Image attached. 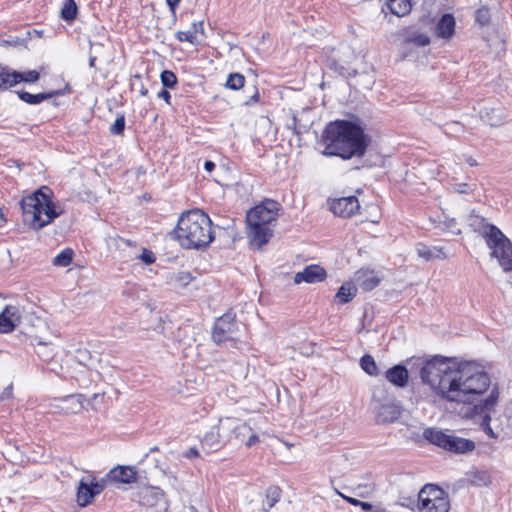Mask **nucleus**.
Here are the masks:
<instances>
[{"mask_svg": "<svg viewBox=\"0 0 512 512\" xmlns=\"http://www.w3.org/2000/svg\"><path fill=\"white\" fill-rule=\"evenodd\" d=\"M345 501H347L348 503H350L351 505H354V506H359L361 504V501L354 498V497H349V496H346L342 493H338Z\"/></svg>", "mask_w": 512, "mask_h": 512, "instance_id": "obj_53", "label": "nucleus"}, {"mask_svg": "<svg viewBox=\"0 0 512 512\" xmlns=\"http://www.w3.org/2000/svg\"><path fill=\"white\" fill-rule=\"evenodd\" d=\"M125 129V117L124 115L119 116L115 122L111 125L110 131L112 134H121Z\"/></svg>", "mask_w": 512, "mask_h": 512, "instance_id": "obj_46", "label": "nucleus"}, {"mask_svg": "<svg viewBox=\"0 0 512 512\" xmlns=\"http://www.w3.org/2000/svg\"><path fill=\"white\" fill-rule=\"evenodd\" d=\"M104 490V482L97 481L95 478L89 480L82 479L79 482L77 490V502L81 507L91 503L93 498Z\"/></svg>", "mask_w": 512, "mask_h": 512, "instance_id": "obj_10", "label": "nucleus"}, {"mask_svg": "<svg viewBox=\"0 0 512 512\" xmlns=\"http://www.w3.org/2000/svg\"><path fill=\"white\" fill-rule=\"evenodd\" d=\"M474 449L475 443L473 441L452 434L448 435L444 448V450L457 454L471 452Z\"/></svg>", "mask_w": 512, "mask_h": 512, "instance_id": "obj_16", "label": "nucleus"}, {"mask_svg": "<svg viewBox=\"0 0 512 512\" xmlns=\"http://www.w3.org/2000/svg\"><path fill=\"white\" fill-rule=\"evenodd\" d=\"M146 265H150L155 261V257L152 251L148 249H143L142 253L137 257Z\"/></svg>", "mask_w": 512, "mask_h": 512, "instance_id": "obj_48", "label": "nucleus"}, {"mask_svg": "<svg viewBox=\"0 0 512 512\" xmlns=\"http://www.w3.org/2000/svg\"><path fill=\"white\" fill-rule=\"evenodd\" d=\"M199 456V451L196 447H191L190 449H188L185 453H184V457L190 459V458H195V457H198Z\"/></svg>", "mask_w": 512, "mask_h": 512, "instance_id": "obj_52", "label": "nucleus"}, {"mask_svg": "<svg viewBox=\"0 0 512 512\" xmlns=\"http://www.w3.org/2000/svg\"><path fill=\"white\" fill-rule=\"evenodd\" d=\"M18 321V308L15 306H6L0 314V333L13 331Z\"/></svg>", "mask_w": 512, "mask_h": 512, "instance_id": "obj_18", "label": "nucleus"}, {"mask_svg": "<svg viewBox=\"0 0 512 512\" xmlns=\"http://www.w3.org/2000/svg\"><path fill=\"white\" fill-rule=\"evenodd\" d=\"M499 398V392L497 388H493L489 394V396L482 401L479 405H476L475 408L479 410L481 413L490 412L494 406L496 405Z\"/></svg>", "mask_w": 512, "mask_h": 512, "instance_id": "obj_32", "label": "nucleus"}, {"mask_svg": "<svg viewBox=\"0 0 512 512\" xmlns=\"http://www.w3.org/2000/svg\"><path fill=\"white\" fill-rule=\"evenodd\" d=\"M448 433L438 430L436 428H427L423 432V437L433 445H436L442 449L445 448Z\"/></svg>", "mask_w": 512, "mask_h": 512, "instance_id": "obj_27", "label": "nucleus"}, {"mask_svg": "<svg viewBox=\"0 0 512 512\" xmlns=\"http://www.w3.org/2000/svg\"><path fill=\"white\" fill-rule=\"evenodd\" d=\"M489 481V475L486 472H475L472 482L476 485H486Z\"/></svg>", "mask_w": 512, "mask_h": 512, "instance_id": "obj_47", "label": "nucleus"}, {"mask_svg": "<svg viewBox=\"0 0 512 512\" xmlns=\"http://www.w3.org/2000/svg\"><path fill=\"white\" fill-rule=\"evenodd\" d=\"M130 91L138 92L141 96L147 94L148 89L142 83L141 77L139 75H135L133 78H130Z\"/></svg>", "mask_w": 512, "mask_h": 512, "instance_id": "obj_41", "label": "nucleus"}, {"mask_svg": "<svg viewBox=\"0 0 512 512\" xmlns=\"http://www.w3.org/2000/svg\"><path fill=\"white\" fill-rule=\"evenodd\" d=\"M418 512H449V495L434 484H426L418 492Z\"/></svg>", "mask_w": 512, "mask_h": 512, "instance_id": "obj_6", "label": "nucleus"}, {"mask_svg": "<svg viewBox=\"0 0 512 512\" xmlns=\"http://www.w3.org/2000/svg\"><path fill=\"white\" fill-rule=\"evenodd\" d=\"M467 163L470 165V166H476L477 165V162L475 159L469 157L467 158Z\"/></svg>", "mask_w": 512, "mask_h": 512, "instance_id": "obj_63", "label": "nucleus"}, {"mask_svg": "<svg viewBox=\"0 0 512 512\" xmlns=\"http://www.w3.org/2000/svg\"><path fill=\"white\" fill-rule=\"evenodd\" d=\"M356 279L359 283L360 288L364 291H371L380 283V278L376 275L374 271L360 270L356 274Z\"/></svg>", "mask_w": 512, "mask_h": 512, "instance_id": "obj_23", "label": "nucleus"}, {"mask_svg": "<svg viewBox=\"0 0 512 512\" xmlns=\"http://www.w3.org/2000/svg\"><path fill=\"white\" fill-rule=\"evenodd\" d=\"M157 96H158V98L163 99L167 104H169V105L171 104L170 103L171 94L168 90L162 89L161 91L158 92Z\"/></svg>", "mask_w": 512, "mask_h": 512, "instance_id": "obj_51", "label": "nucleus"}, {"mask_svg": "<svg viewBox=\"0 0 512 512\" xmlns=\"http://www.w3.org/2000/svg\"><path fill=\"white\" fill-rule=\"evenodd\" d=\"M259 100V92L258 90L255 91V93L251 96L250 100L247 101V104L256 103Z\"/></svg>", "mask_w": 512, "mask_h": 512, "instance_id": "obj_59", "label": "nucleus"}, {"mask_svg": "<svg viewBox=\"0 0 512 512\" xmlns=\"http://www.w3.org/2000/svg\"><path fill=\"white\" fill-rule=\"evenodd\" d=\"M215 168V163L211 160H206L205 163H204V169L207 171V172H212Z\"/></svg>", "mask_w": 512, "mask_h": 512, "instance_id": "obj_56", "label": "nucleus"}, {"mask_svg": "<svg viewBox=\"0 0 512 512\" xmlns=\"http://www.w3.org/2000/svg\"><path fill=\"white\" fill-rule=\"evenodd\" d=\"M101 482H104V488L108 485L118 487L121 484L128 483V466L119 465L111 469Z\"/></svg>", "mask_w": 512, "mask_h": 512, "instance_id": "obj_20", "label": "nucleus"}, {"mask_svg": "<svg viewBox=\"0 0 512 512\" xmlns=\"http://www.w3.org/2000/svg\"><path fill=\"white\" fill-rule=\"evenodd\" d=\"M172 233L186 249L205 248L214 239L212 222L209 216L199 209L183 213Z\"/></svg>", "mask_w": 512, "mask_h": 512, "instance_id": "obj_3", "label": "nucleus"}, {"mask_svg": "<svg viewBox=\"0 0 512 512\" xmlns=\"http://www.w3.org/2000/svg\"><path fill=\"white\" fill-rule=\"evenodd\" d=\"M72 258L73 250L67 248L54 257L53 264L59 267H66L72 262Z\"/></svg>", "mask_w": 512, "mask_h": 512, "instance_id": "obj_37", "label": "nucleus"}, {"mask_svg": "<svg viewBox=\"0 0 512 512\" xmlns=\"http://www.w3.org/2000/svg\"><path fill=\"white\" fill-rule=\"evenodd\" d=\"M180 280L181 281H184L185 283H188L189 280H190V274L188 273H183L180 277Z\"/></svg>", "mask_w": 512, "mask_h": 512, "instance_id": "obj_62", "label": "nucleus"}, {"mask_svg": "<svg viewBox=\"0 0 512 512\" xmlns=\"http://www.w3.org/2000/svg\"><path fill=\"white\" fill-rule=\"evenodd\" d=\"M201 444L203 449L208 452L218 451L225 445L216 426H213L211 430L204 435Z\"/></svg>", "mask_w": 512, "mask_h": 512, "instance_id": "obj_21", "label": "nucleus"}, {"mask_svg": "<svg viewBox=\"0 0 512 512\" xmlns=\"http://www.w3.org/2000/svg\"><path fill=\"white\" fill-rule=\"evenodd\" d=\"M250 245L255 249H261L273 236V229L265 225H247Z\"/></svg>", "mask_w": 512, "mask_h": 512, "instance_id": "obj_13", "label": "nucleus"}, {"mask_svg": "<svg viewBox=\"0 0 512 512\" xmlns=\"http://www.w3.org/2000/svg\"><path fill=\"white\" fill-rule=\"evenodd\" d=\"M257 442H259V437L252 433V431L249 433V435L247 436V439L245 441V445L247 447H251L253 446L254 444H256Z\"/></svg>", "mask_w": 512, "mask_h": 512, "instance_id": "obj_50", "label": "nucleus"}, {"mask_svg": "<svg viewBox=\"0 0 512 512\" xmlns=\"http://www.w3.org/2000/svg\"><path fill=\"white\" fill-rule=\"evenodd\" d=\"M432 392L447 402L471 403L490 386V377L479 365L467 362L453 367L448 358L435 356L420 369Z\"/></svg>", "mask_w": 512, "mask_h": 512, "instance_id": "obj_1", "label": "nucleus"}, {"mask_svg": "<svg viewBox=\"0 0 512 512\" xmlns=\"http://www.w3.org/2000/svg\"><path fill=\"white\" fill-rule=\"evenodd\" d=\"M407 43H413L418 47H424L430 44V38L425 33L413 32L406 37Z\"/></svg>", "mask_w": 512, "mask_h": 512, "instance_id": "obj_38", "label": "nucleus"}, {"mask_svg": "<svg viewBox=\"0 0 512 512\" xmlns=\"http://www.w3.org/2000/svg\"><path fill=\"white\" fill-rule=\"evenodd\" d=\"M319 144L324 145L323 155L347 160L362 157L367 150L369 138L358 124L337 120L326 126Z\"/></svg>", "mask_w": 512, "mask_h": 512, "instance_id": "obj_2", "label": "nucleus"}, {"mask_svg": "<svg viewBox=\"0 0 512 512\" xmlns=\"http://www.w3.org/2000/svg\"><path fill=\"white\" fill-rule=\"evenodd\" d=\"M39 77H40V74L36 70L20 72V78H18V83H20V82L35 83L39 80Z\"/></svg>", "mask_w": 512, "mask_h": 512, "instance_id": "obj_44", "label": "nucleus"}, {"mask_svg": "<svg viewBox=\"0 0 512 512\" xmlns=\"http://www.w3.org/2000/svg\"><path fill=\"white\" fill-rule=\"evenodd\" d=\"M75 360L83 366L91 368L95 361H97V356H94L88 349L79 348L75 352Z\"/></svg>", "mask_w": 512, "mask_h": 512, "instance_id": "obj_31", "label": "nucleus"}, {"mask_svg": "<svg viewBox=\"0 0 512 512\" xmlns=\"http://www.w3.org/2000/svg\"><path fill=\"white\" fill-rule=\"evenodd\" d=\"M203 22H194L191 27L186 31H178L176 33V39L180 42H189L190 44H195L197 42V34L198 32L203 33Z\"/></svg>", "mask_w": 512, "mask_h": 512, "instance_id": "obj_26", "label": "nucleus"}, {"mask_svg": "<svg viewBox=\"0 0 512 512\" xmlns=\"http://www.w3.org/2000/svg\"><path fill=\"white\" fill-rule=\"evenodd\" d=\"M142 297L140 295L137 296V299L140 301L139 306L134 308L135 312H140L141 314H151L153 309L151 305L147 301V295L142 292Z\"/></svg>", "mask_w": 512, "mask_h": 512, "instance_id": "obj_43", "label": "nucleus"}, {"mask_svg": "<svg viewBox=\"0 0 512 512\" xmlns=\"http://www.w3.org/2000/svg\"><path fill=\"white\" fill-rule=\"evenodd\" d=\"M55 95H58V92L53 91V92L38 93V94H31L26 91L18 92L19 98L22 101H24L25 103L30 104V105L39 104V103L43 102L44 100L52 98Z\"/></svg>", "mask_w": 512, "mask_h": 512, "instance_id": "obj_29", "label": "nucleus"}, {"mask_svg": "<svg viewBox=\"0 0 512 512\" xmlns=\"http://www.w3.org/2000/svg\"><path fill=\"white\" fill-rule=\"evenodd\" d=\"M370 512H388L385 508L381 506H371Z\"/></svg>", "mask_w": 512, "mask_h": 512, "instance_id": "obj_61", "label": "nucleus"}, {"mask_svg": "<svg viewBox=\"0 0 512 512\" xmlns=\"http://www.w3.org/2000/svg\"><path fill=\"white\" fill-rule=\"evenodd\" d=\"M281 498V489L278 486H270L266 490V499L263 501L262 510L264 512L270 511Z\"/></svg>", "mask_w": 512, "mask_h": 512, "instance_id": "obj_30", "label": "nucleus"}, {"mask_svg": "<svg viewBox=\"0 0 512 512\" xmlns=\"http://www.w3.org/2000/svg\"><path fill=\"white\" fill-rule=\"evenodd\" d=\"M160 79L162 82V85L165 88H173L177 84V77L176 75L169 70H164L161 75Z\"/></svg>", "mask_w": 512, "mask_h": 512, "instance_id": "obj_42", "label": "nucleus"}, {"mask_svg": "<svg viewBox=\"0 0 512 512\" xmlns=\"http://www.w3.org/2000/svg\"><path fill=\"white\" fill-rule=\"evenodd\" d=\"M235 427L236 429L234 430L233 439L245 443L247 436L252 430L251 427L247 423L241 422L238 419H236Z\"/></svg>", "mask_w": 512, "mask_h": 512, "instance_id": "obj_35", "label": "nucleus"}, {"mask_svg": "<svg viewBox=\"0 0 512 512\" xmlns=\"http://www.w3.org/2000/svg\"><path fill=\"white\" fill-rule=\"evenodd\" d=\"M455 191L461 194L469 193L472 189L471 186L466 183L456 184L454 187Z\"/></svg>", "mask_w": 512, "mask_h": 512, "instance_id": "obj_49", "label": "nucleus"}, {"mask_svg": "<svg viewBox=\"0 0 512 512\" xmlns=\"http://www.w3.org/2000/svg\"><path fill=\"white\" fill-rule=\"evenodd\" d=\"M245 77L240 73H231L229 74L226 87L232 90H239L244 86Z\"/></svg>", "mask_w": 512, "mask_h": 512, "instance_id": "obj_39", "label": "nucleus"}, {"mask_svg": "<svg viewBox=\"0 0 512 512\" xmlns=\"http://www.w3.org/2000/svg\"><path fill=\"white\" fill-rule=\"evenodd\" d=\"M363 512H370L372 504L368 502L361 501V504L359 505Z\"/></svg>", "mask_w": 512, "mask_h": 512, "instance_id": "obj_58", "label": "nucleus"}, {"mask_svg": "<svg viewBox=\"0 0 512 512\" xmlns=\"http://www.w3.org/2000/svg\"><path fill=\"white\" fill-rule=\"evenodd\" d=\"M235 424V418L226 417L220 419L219 423L216 425L217 429L219 430L220 436L225 444L233 440L234 430L236 429Z\"/></svg>", "mask_w": 512, "mask_h": 512, "instance_id": "obj_25", "label": "nucleus"}, {"mask_svg": "<svg viewBox=\"0 0 512 512\" xmlns=\"http://www.w3.org/2000/svg\"><path fill=\"white\" fill-rule=\"evenodd\" d=\"M77 14V5L74 0H65L61 8V17L66 21H72Z\"/></svg>", "mask_w": 512, "mask_h": 512, "instance_id": "obj_36", "label": "nucleus"}, {"mask_svg": "<svg viewBox=\"0 0 512 512\" xmlns=\"http://www.w3.org/2000/svg\"><path fill=\"white\" fill-rule=\"evenodd\" d=\"M108 247L111 251L125 252L128 247V240L119 236L109 237Z\"/></svg>", "mask_w": 512, "mask_h": 512, "instance_id": "obj_40", "label": "nucleus"}, {"mask_svg": "<svg viewBox=\"0 0 512 512\" xmlns=\"http://www.w3.org/2000/svg\"><path fill=\"white\" fill-rule=\"evenodd\" d=\"M385 377L394 386L403 388L407 385L409 375L404 365L397 364L386 371Z\"/></svg>", "mask_w": 512, "mask_h": 512, "instance_id": "obj_19", "label": "nucleus"}, {"mask_svg": "<svg viewBox=\"0 0 512 512\" xmlns=\"http://www.w3.org/2000/svg\"><path fill=\"white\" fill-rule=\"evenodd\" d=\"M415 250L418 257L422 258L425 261H431L436 259L441 260L447 258V255L443 251V249L435 246H427L423 243H418L416 244Z\"/></svg>", "mask_w": 512, "mask_h": 512, "instance_id": "obj_22", "label": "nucleus"}, {"mask_svg": "<svg viewBox=\"0 0 512 512\" xmlns=\"http://www.w3.org/2000/svg\"><path fill=\"white\" fill-rule=\"evenodd\" d=\"M98 398H103V395L100 393H94L90 399L87 400L88 404L91 405L93 409L96 410V407L94 406V402L97 401Z\"/></svg>", "mask_w": 512, "mask_h": 512, "instance_id": "obj_55", "label": "nucleus"}, {"mask_svg": "<svg viewBox=\"0 0 512 512\" xmlns=\"http://www.w3.org/2000/svg\"><path fill=\"white\" fill-rule=\"evenodd\" d=\"M490 419H491V418H490V416H489V415H485V417H484V420H485V421H489Z\"/></svg>", "mask_w": 512, "mask_h": 512, "instance_id": "obj_64", "label": "nucleus"}, {"mask_svg": "<svg viewBox=\"0 0 512 512\" xmlns=\"http://www.w3.org/2000/svg\"><path fill=\"white\" fill-rule=\"evenodd\" d=\"M386 5L391 13L398 17L408 15L412 9L411 0H387Z\"/></svg>", "mask_w": 512, "mask_h": 512, "instance_id": "obj_28", "label": "nucleus"}, {"mask_svg": "<svg viewBox=\"0 0 512 512\" xmlns=\"http://www.w3.org/2000/svg\"><path fill=\"white\" fill-rule=\"evenodd\" d=\"M469 226L481 235L487 246L492 250L491 256L496 258L505 272L512 270V243L503 232L485 218L471 212L467 218Z\"/></svg>", "mask_w": 512, "mask_h": 512, "instance_id": "obj_5", "label": "nucleus"}, {"mask_svg": "<svg viewBox=\"0 0 512 512\" xmlns=\"http://www.w3.org/2000/svg\"><path fill=\"white\" fill-rule=\"evenodd\" d=\"M400 408L394 403L381 404L376 408V422L378 424L393 423L400 417Z\"/></svg>", "mask_w": 512, "mask_h": 512, "instance_id": "obj_15", "label": "nucleus"}, {"mask_svg": "<svg viewBox=\"0 0 512 512\" xmlns=\"http://www.w3.org/2000/svg\"><path fill=\"white\" fill-rule=\"evenodd\" d=\"M85 401L83 394H73L57 399L54 407L62 414H76L82 410Z\"/></svg>", "mask_w": 512, "mask_h": 512, "instance_id": "obj_12", "label": "nucleus"}, {"mask_svg": "<svg viewBox=\"0 0 512 512\" xmlns=\"http://www.w3.org/2000/svg\"><path fill=\"white\" fill-rule=\"evenodd\" d=\"M330 209L335 215L348 218L359 211L360 203L356 196L341 197L331 202Z\"/></svg>", "mask_w": 512, "mask_h": 512, "instance_id": "obj_11", "label": "nucleus"}, {"mask_svg": "<svg viewBox=\"0 0 512 512\" xmlns=\"http://www.w3.org/2000/svg\"><path fill=\"white\" fill-rule=\"evenodd\" d=\"M130 497L132 501L137 502L140 506L152 509L153 512H166L168 509L165 496L157 487L130 486Z\"/></svg>", "mask_w": 512, "mask_h": 512, "instance_id": "obj_7", "label": "nucleus"}, {"mask_svg": "<svg viewBox=\"0 0 512 512\" xmlns=\"http://www.w3.org/2000/svg\"><path fill=\"white\" fill-rule=\"evenodd\" d=\"M280 204L272 199H265L259 205L250 209L246 215L247 225L269 226L277 220Z\"/></svg>", "mask_w": 512, "mask_h": 512, "instance_id": "obj_8", "label": "nucleus"}, {"mask_svg": "<svg viewBox=\"0 0 512 512\" xmlns=\"http://www.w3.org/2000/svg\"><path fill=\"white\" fill-rule=\"evenodd\" d=\"M455 26L456 22L454 16L450 13H445L438 20L435 33L437 37L449 40L454 35Z\"/></svg>", "mask_w": 512, "mask_h": 512, "instance_id": "obj_17", "label": "nucleus"}, {"mask_svg": "<svg viewBox=\"0 0 512 512\" xmlns=\"http://www.w3.org/2000/svg\"><path fill=\"white\" fill-rule=\"evenodd\" d=\"M236 331L235 314L228 312L219 317L214 323L212 339L217 344L233 341L235 340Z\"/></svg>", "mask_w": 512, "mask_h": 512, "instance_id": "obj_9", "label": "nucleus"}, {"mask_svg": "<svg viewBox=\"0 0 512 512\" xmlns=\"http://www.w3.org/2000/svg\"><path fill=\"white\" fill-rule=\"evenodd\" d=\"M20 72L11 70L6 66L0 65V89L7 90L18 84Z\"/></svg>", "mask_w": 512, "mask_h": 512, "instance_id": "obj_24", "label": "nucleus"}, {"mask_svg": "<svg viewBox=\"0 0 512 512\" xmlns=\"http://www.w3.org/2000/svg\"><path fill=\"white\" fill-rule=\"evenodd\" d=\"M326 271L319 265H308L302 271L297 272L294 276V283H319L325 280Z\"/></svg>", "mask_w": 512, "mask_h": 512, "instance_id": "obj_14", "label": "nucleus"}, {"mask_svg": "<svg viewBox=\"0 0 512 512\" xmlns=\"http://www.w3.org/2000/svg\"><path fill=\"white\" fill-rule=\"evenodd\" d=\"M356 291L357 289L352 284L344 283L338 289L336 298L340 303H347L353 299V297L356 295Z\"/></svg>", "mask_w": 512, "mask_h": 512, "instance_id": "obj_33", "label": "nucleus"}, {"mask_svg": "<svg viewBox=\"0 0 512 512\" xmlns=\"http://www.w3.org/2000/svg\"><path fill=\"white\" fill-rule=\"evenodd\" d=\"M476 22L481 26H485L489 23L490 13L486 7H482L476 11L475 15Z\"/></svg>", "mask_w": 512, "mask_h": 512, "instance_id": "obj_45", "label": "nucleus"}, {"mask_svg": "<svg viewBox=\"0 0 512 512\" xmlns=\"http://www.w3.org/2000/svg\"><path fill=\"white\" fill-rule=\"evenodd\" d=\"M360 366L361 368L370 376H377L378 375V367L374 360V358L371 355H364L360 359Z\"/></svg>", "mask_w": 512, "mask_h": 512, "instance_id": "obj_34", "label": "nucleus"}, {"mask_svg": "<svg viewBox=\"0 0 512 512\" xmlns=\"http://www.w3.org/2000/svg\"><path fill=\"white\" fill-rule=\"evenodd\" d=\"M52 198L53 192L47 186L24 197L20 202L24 223L34 230H40L60 216L63 209Z\"/></svg>", "mask_w": 512, "mask_h": 512, "instance_id": "obj_4", "label": "nucleus"}, {"mask_svg": "<svg viewBox=\"0 0 512 512\" xmlns=\"http://www.w3.org/2000/svg\"><path fill=\"white\" fill-rule=\"evenodd\" d=\"M11 394H12V388L7 387L1 395V399L9 398L11 396Z\"/></svg>", "mask_w": 512, "mask_h": 512, "instance_id": "obj_60", "label": "nucleus"}, {"mask_svg": "<svg viewBox=\"0 0 512 512\" xmlns=\"http://www.w3.org/2000/svg\"><path fill=\"white\" fill-rule=\"evenodd\" d=\"M129 471H130V484H131V483L137 481V471H136L135 467H133V466H130Z\"/></svg>", "mask_w": 512, "mask_h": 512, "instance_id": "obj_57", "label": "nucleus"}, {"mask_svg": "<svg viewBox=\"0 0 512 512\" xmlns=\"http://www.w3.org/2000/svg\"><path fill=\"white\" fill-rule=\"evenodd\" d=\"M180 1L181 0H166L167 4L169 6V9L173 15H175L176 8H177L178 4L180 3Z\"/></svg>", "mask_w": 512, "mask_h": 512, "instance_id": "obj_54", "label": "nucleus"}]
</instances>
